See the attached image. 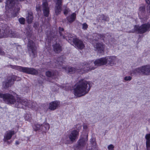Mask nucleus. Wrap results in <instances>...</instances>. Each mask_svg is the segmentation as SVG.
<instances>
[{
  "mask_svg": "<svg viewBox=\"0 0 150 150\" xmlns=\"http://www.w3.org/2000/svg\"><path fill=\"white\" fill-rule=\"evenodd\" d=\"M19 21L21 24H24L25 23V19L23 18H19Z\"/></svg>",
  "mask_w": 150,
  "mask_h": 150,
  "instance_id": "31",
  "label": "nucleus"
},
{
  "mask_svg": "<svg viewBox=\"0 0 150 150\" xmlns=\"http://www.w3.org/2000/svg\"><path fill=\"white\" fill-rule=\"evenodd\" d=\"M13 69H16L20 71H22L28 74L29 68L23 67L21 66L11 65Z\"/></svg>",
  "mask_w": 150,
  "mask_h": 150,
  "instance_id": "17",
  "label": "nucleus"
},
{
  "mask_svg": "<svg viewBox=\"0 0 150 150\" xmlns=\"http://www.w3.org/2000/svg\"><path fill=\"white\" fill-rule=\"evenodd\" d=\"M29 69L30 70H29L28 74L35 75L38 73V71L34 69L29 68Z\"/></svg>",
  "mask_w": 150,
  "mask_h": 150,
  "instance_id": "27",
  "label": "nucleus"
},
{
  "mask_svg": "<svg viewBox=\"0 0 150 150\" xmlns=\"http://www.w3.org/2000/svg\"><path fill=\"white\" fill-rule=\"evenodd\" d=\"M66 39H67V38H66Z\"/></svg>",
  "mask_w": 150,
  "mask_h": 150,
  "instance_id": "46",
  "label": "nucleus"
},
{
  "mask_svg": "<svg viewBox=\"0 0 150 150\" xmlns=\"http://www.w3.org/2000/svg\"><path fill=\"white\" fill-rule=\"evenodd\" d=\"M59 103L57 101H54L50 103L49 108L52 110L56 109L59 106Z\"/></svg>",
  "mask_w": 150,
  "mask_h": 150,
  "instance_id": "18",
  "label": "nucleus"
},
{
  "mask_svg": "<svg viewBox=\"0 0 150 150\" xmlns=\"http://www.w3.org/2000/svg\"><path fill=\"white\" fill-rule=\"evenodd\" d=\"M88 28L87 25L85 23L83 24L82 25V28L84 30Z\"/></svg>",
  "mask_w": 150,
  "mask_h": 150,
  "instance_id": "34",
  "label": "nucleus"
},
{
  "mask_svg": "<svg viewBox=\"0 0 150 150\" xmlns=\"http://www.w3.org/2000/svg\"><path fill=\"white\" fill-rule=\"evenodd\" d=\"M36 10L37 11H38L40 10V6H39L37 5L36 7Z\"/></svg>",
  "mask_w": 150,
  "mask_h": 150,
  "instance_id": "41",
  "label": "nucleus"
},
{
  "mask_svg": "<svg viewBox=\"0 0 150 150\" xmlns=\"http://www.w3.org/2000/svg\"><path fill=\"white\" fill-rule=\"evenodd\" d=\"M48 0H43L42 8L44 16L48 17L49 14L50 7L47 1Z\"/></svg>",
  "mask_w": 150,
  "mask_h": 150,
  "instance_id": "11",
  "label": "nucleus"
},
{
  "mask_svg": "<svg viewBox=\"0 0 150 150\" xmlns=\"http://www.w3.org/2000/svg\"><path fill=\"white\" fill-rule=\"evenodd\" d=\"M79 135V132L76 130H73L71 132L69 135V137L71 141L74 142L78 138Z\"/></svg>",
  "mask_w": 150,
  "mask_h": 150,
  "instance_id": "13",
  "label": "nucleus"
},
{
  "mask_svg": "<svg viewBox=\"0 0 150 150\" xmlns=\"http://www.w3.org/2000/svg\"><path fill=\"white\" fill-rule=\"evenodd\" d=\"M94 41H93L91 42L93 45L94 47L96 50L99 53L103 52L105 48V45L102 43H99L98 42L94 43Z\"/></svg>",
  "mask_w": 150,
  "mask_h": 150,
  "instance_id": "12",
  "label": "nucleus"
},
{
  "mask_svg": "<svg viewBox=\"0 0 150 150\" xmlns=\"http://www.w3.org/2000/svg\"><path fill=\"white\" fill-rule=\"evenodd\" d=\"M85 65L86 68L84 67V70L86 71H89L94 70L98 66L107 65V57L101 58L96 60L93 62H89Z\"/></svg>",
  "mask_w": 150,
  "mask_h": 150,
  "instance_id": "3",
  "label": "nucleus"
},
{
  "mask_svg": "<svg viewBox=\"0 0 150 150\" xmlns=\"http://www.w3.org/2000/svg\"><path fill=\"white\" fill-rule=\"evenodd\" d=\"M19 144V142L18 141H16V145H17V144Z\"/></svg>",
  "mask_w": 150,
  "mask_h": 150,
  "instance_id": "45",
  "label": "nucleus"
},
{
  "mask_svg": "<svg viewBox=\"0 0 150 150\" xmlns=\"http://www.w3.org/2000/svg\"><path fill=\"white\" fill-rule=\"evenodd\" d=\"M42 125H40V124L37 123L33 126V128L36 131L39 130L42 131Z\"/></svg>",
  "mask_w": 150,
  "mask_h": 150,
  "instance_id": "25",
  "label": "nucleus"
},
{
  "mask_svg": "<svg viewBox=\"0 0 150 150\" xmlns=\"http://www.w3.org/2000/svg\"><path fill=\"white\" fill-rule=\"evenodd\" d=\"M88 129V125L85 124L83 125V129L84 131H86Z\"/></svg>",
  "mask_w": 150,
  "mask_h": 150,
  "instance_id": "33",
  "label": "nucleus"
},
{
  "mask_svg": "<svg viewBox=\"0 0 150 150\" xmlns=\"http://www.w3.org/2000/svg\"><path fill=\"white\" fill-rule=\"evenodd\" d=\"M69 9L68 8H66L64 10V14L65 15H66L69 12Z\"/></svg>",
  "mask_w": 150,
  "mask_h": 150,
  "instance_id": "35",
  "label": "nucleus"
},
{
  "mask_svg": "<svg viewBox=\"0 0 150 150\" xmlns=\"http://www.w3.org/2000/svg\"><path fill=\"white\" fill-rule=\"evenodd\" d=\"M107 65L113 66L116 64L117 60L116 57L113 56H107Z\"/></svg>",
  "mask_w": 150,
  "mask_h": 150,
  "instance_id": "15",
  "label": "nucleus"
},
{
  "mask_svg": "<svg viewBox=\"0 0 150 150\" xmlns=\"http://www.w3.org/2000/svg\"><path fill=\"white\" fill-rule=\"evenodd\" d=\"M25 120L29 121L30 120V115L28 114L26 115L25 116Z\"/></svg>",
  "mask_w": 150,
  "mask_h": 150,
  "instance_id": "37",
  "label": "nucleus"
},
{
  "mask_svg": "<svg viewBox=\"0 0 150 150\" xmlns=\"http://www.w3.org/2000/svg\"><path fill=\"white\" fill-rule=\"evenodd\" d=\"M87 64L83 63L82 64H79L76 67V68L73 67H66L63 68L65 71L69 74H73L76 72H80V73H83L84 72H87L84 70V67L86 68L85 65Z\"/></svg>",
  "mask_w": 150,
  "mask_h": 150,
  "instance_id": "4",
  "label": "nucleus"
},
{
  "mask_svg": "<svg viewBox=\"0 0 150 150\" xmlns=\"http://www.w3.org/2000/svg\"><path fill=\"white\" fill-rule=\"evenodd\" d=\"M102 19L103 20H105V21H107L108 20V18L107 17H105L103 15H102L101 16Z\"/></svg>",
  "mask_w": 150,
  "mask_h": 150,
  "instance_id": "38",
  "label": "nucleus"
},
{
  "mask_svg": "<svg viewBox=\"0 0 150 150\" xmlns=\"http://www.w3.org/2000/svg\"><path fill=\"white\" fill-rule=\"evenodd\" d=\"M54 51L56 53H58L62 50L61 46L59 44H56L53 45Z\"/></svg>",
  "mask_w": 150,
  "mask_h": 150,
  "instance_id": "23",
  "label": "nucleus"
},
{
  "mask_svg": "<svg viewBox=\"0 0 150 150\" xmlns=\"http://www.w3.org/2000/svg\"><path fill=\"white\" fill-rule=\"evenodd\" d=\"M145 8L144 6L140 7L139 8L140 11H143L144 10Z\"/></svg>",
  "mask_w": 150,
  "mask_h": 150,
  "instance_id": "39",
  "label": "nucleus"
},
{
  "mask_svg": "<svg viewBox=\"0 0 150 150\" xmlns=\"http://www.w3.org/2000/svg\"><path fill=\"white\" fill-rule=\"evenodd\" d=\"M20 79V78L17 77L16 76H13L11 77H9L7 80L3 82V86L5 88H7L11 86L13 83L14 81L16 80L18 81Z\"/></svg>",
  "mask_w": 150,
  "mask_h": 150,
  "instance_id": "9",
  "label": "nucleus"
},
{
  "mask_svg": "<svg viewBox=\"0 0 150 150\" xmlns=\"http://www.w3.org/2000/svg\"><path fill=\"white\" fill-rule=\"evenodd\" d=\"M134 29L139 33H144L147 31L150 30V24L147 23V24H144L140 27L137 25H135Z\"/></svg>",
  "mask_w": 150,
  "mask_h": 150,
  "instance_id": "7",
  "label": "nucleus"
},
{
  "mask_svg": "<svg viewBox=\"0 0 150 150\" xmlns=\"http://www.w3.org/2000/svg\"><path fill=\"white\" fill-rule=\"evenodd\" d=\"M76 128L78 130V131L79 132V130L81 129V126L80 125H77L76 127Z\"/></svg>",
  "mask_w": 150,
  "mask_h": 150,
  "instance_id": "36",
  "label": "nucleus"
},
{
  "mask_svg": "<svg viewBox=\"0 0 150 150\" xmlns=\"http://www.w3.org/2000/svg\"><path fill=\"white\" fill-rule=\"evenodd\" d=\"M59 33L60 36H63V38H66L67 37H68V36L63 35V33L61 32V31H63L64 30V29L63 28H59Z\"/></svg>",
  "mask_w": 150,
  "mask_h": 150,
  "instance_id": "28",
  "label": "nucleus"
},
{
  "mask_svg": "<svg viewBox=\"0 0 150 150\" xmlns=\"http://www.w3.org/2000/svg\"><path fill=\"white\" fill-rule=\"evenodd\" d=\"M42 125V131L45 132L49 130L50 125L48 123L44 122Z\"/></svg>",
  "mask_w": 150,
  "mask_h": 150,
  "instance_id": "24",
  "label": "nucleus"
},
{
  "mask_svg": "<svg viewBox=\"0 0 150 150\" xmlns=\"http://www.w3.org/2000/svg\"><path fill=\"white\" fill-rule=\"evenodd\" d=\"M146 1L147 4H150V0H146Z\"/></svg>",
  "mask_w": 150,
  "mask_h": 150,
  "instance_id": "44",
  "label": "nucleus"
},
{
  "mask_svg": "<svg viewBox=\"0 0 150 150\" xmlns=\"http://www.w3.org/2000/svg\"><path fill=\"white\" fill-rule=\"evenodd\" d=\"M28 22L29 23H31L33 20V13H28V16L26 17Z\"/></svg>",
  "mask_w": 150,
  "mask_h": 150,
  "instance_id": "26",
  "label": "nucleus"
},
{
  "mask_svg": "<svg viewBox=\"0 0 150 150\" xmlns=\"http://www.w3.org/2000/svg\"><path fill=\"white\" fill-rule=\"evenodd\" d=\"M87 141L86 139L84 140L83 139H80L79 141L78 144L77 145V149L76 150H83L84 148V146L86 144V142Z\"/></svg>",
  "mask_w": 150,
  "mask_h": 150,
  "instance_id": "16",
  "label": "nucleus"
},
{
  "mask_svg": "<svg viewBox=\"0 0 150 150\" xmlns=\"http://www.w3.org/2000/svg\"><path fill=\"white\" fill-rule=\"evenodd\" d=\"M15 134V131L13 130H8L6 132L4 135L3 141L4 142L10 144V142L9 140H10L13 135Z\"/></svg>",
  "mask_w": 150,
  "mask_h": 150,
  "instance_id": "10",
  "label": "nucleus"
},
{
  "mask_svg": "<svg viewBox=\"0 0 150 150\" xmlns=\"http://www.w3.org/2000/svg\"><path fill=\"white\" fill-rule=\"evenodd\" d=\"M68 37L69 42L71 44L74 45L76 47L80 49H82L84 48V45L81 40L77 38H73L72 35L70 34H69Z\"/></svg>",
  "mask_w": 150,
  "mask_h": 150,
  "instance_id": "5",
  "label": "nucleus"
},
{
  "mask_svg": "<svg viewBox=\"0 0 150 150\" xmlns=\"http://www.w3.org/2000/svg\"><path fill=\"white\" fill-rule=\"evenodd\" d=\"M4 52H2L1 49L0 48V54L3 55L4 54Z\"/></svg>",
  "mask_w": 150,
  "mask_h": 150,
  "instance_id": "43",
  "label": "nucleus"
},
{
  "mask_svg": "<svg viewBox=\"0 0 150 150\" xmlns=\"http://www.w3.org/2000/svg\"><path fill=\"white\" fill-rule=\"evenodd\" d=\"M147 11L150 13V5H148L147 7Z\"/></svg>",
  "mask_w": 150,
  "mask_h": 150,
  "instance_id": "40",
  "label": "nucleus"
},
{
  "mask_svg": "<svg viewBox=\"0 0 150 150\" xmlns=\"http://www.w3.org/2000/svg\"><path fill=\"white\" fill-rule=\"evenodd\" d=\"M90 90L89 82L84 80L79 81L74 86V94L75 96L80 97L88 93Z\"/></svg>",
  "mask_w": 150,
  "mask_h": 150,
  "instance_id": "2",
  "label": "nucleus"
},
{
  "mask_svg": "<svg viewBox=\"0 0 150 150\" xmlns=\"http://www.w3.org/2000/svg\"><path fill=\"white\" fill-rule=\"evenodd\" d=\"M56 3L55 13L56 15L59 14L62 11V0H54Z\"/></svg>",
  "mask_w": 150,
  "mask_h": 150,
  "instance_id": "14",
  "label": "nucleus"
},
{
  "mask_svg": "<svg viewBox=\"0 0 150 150\" xmlns=\"http://www.w3.org/2000/svg\"><path fill=\"white\" fill-rule=\"evenodd\" d=\"M142 73L144 75H150V66H145L137 68L131 71V74Z\"/></svg>",
  "mask_w": 150,
  "mask_h": 150,
  "instance_id": "6",
  "label": "nucleus"
},
{
  "mask_svg": "<svg viewBox=\"0 0 150 150\" xmlns=\"http://www.w3.org/2000/svg\"><path fill=\"white\" fill-rule=\"evenodd\" d=\"M46 75L49 77H52L54 75V74L50 71H47L46 73Z\"/></svg>",
  "mask_w": 150,
  "mask_h": 150,
  "instance_id": "29",
  "label": "nucleus"
},
{
  "mask_svg": "<svg viewBox=\"0 0 150 150\" xmlns=\"http://www.w3.org/2000/svg\"><path fill=\"white\" fill-rule=\"evenodd\" d=\"M103 35H101L99 34H94L93 35V40L92 41L93 42V41H94V43L98 42V40L100 39H101L103 37Z\"/></svg>",
  "mask_w": 150,
  "mask_h": 150,
  "instance_id": "22",
  "label": "nucleus"
},
{
  "mask_svg": "<svg viewBox=\"0 0 150 150\" xmlns=\"http://www.w3.org/2000/svg\"><path fill=\"white\" fill-rule=\"evenodd\" d=\"M114 146L112 144L109 145L108 146V150H114Z\"/></svg>",
  "mask_w": 150,
  "mask_h": 150,
  "instance_id": "30",
  "label": "nucleus"
},
{
  "mask_svg": "<svg viewBox=\"0 0 150 150\" xmlns=\"http://www.w3.org/2000/svg\"><path fill=\"white\" fill-rule=\"evenodd\" d=\"M132 79V77L130 76H125L124 78V80L126 81H130Z\"/></svg>",
  "mask_w": 150,
  "mask_h": 150,
  "instance_id": "32",
  "label": "nucleus"
},
{
  "mask_svg": "<svg viewBox=\"0 0 150 150\" xmlns=\"http://www.w3.org/2000/svg\"><path fill=\"white\" fill-rule=\"evenodd\" d=\"M146 140V144L147 149L149 150L150 148V134H147L145 137Z\"/></svg>",
  "mask_w": 150,
  "mask_h": 150,
  "instance_id": "21",
  "label": "nucleus"
},
{
  "mask_svg": "<svg viewBox=\"0 0 150 150\" xmlns=\"http://www.w3.org/2000/svg\"><path fill=\"white\" fill-rule=\"evenodd\" d=\"M28 48L30 56L34 57L36 54V47L33 42L30 40H28Z\"/></svg>",
  "mask_w": 150,
  "mask_h": 150,
  "instance_id": "8",
  "label": "nucleus"
},
{
  "mask_svg": "<svg viewBox=\"0 0 150 150\" xmlns=\"http://www.w3.org/2000/svg\"><path fill=\"white\" fill-rule=\"evenodd\" d=\"M4 52H2L1 49L0 48V54L3 55L4 54Z\"/></svg>",
  "mask_w": 150,
  "mask_h": 150,
  "instance_id": "42",
  "label": "nucleus"
},
{
  "mask_svg": "<svg viewBox=\"0 0 150 150\" xmlns=\"http://www.w3.org/2000/svg\"><path fill=\"white\" fill-rule=\"evenodd\" d=\"M4 37L6 38L8 37H14V33L11 30L9 29L8 30H5L4 33Z\"/></svg>",
  "mask_w": 150,
  "mask_h": 150,
  "instance_id": "19",
  "label": "nucleus"
},
{
  "mask_svg": "<svg viewBox=\"0 0 150 150\" xmlns=\"http://www.w3.org/2000/svg\"><path fill=\"white\" fill-rule=\"evenodd\" d=\"M76 15L75 13H73L67 17V19L69 22L71 23L74 22L76 18Z\"/></svg>",
  "mask_w": 150,
  "mask_h": 150,
  "instance_id": "20",
  "label": "nucleus"
},
{
  "mask_svg": "<svg viewBox=\"0 0 150 150\" xmlns=\"http://www.w3.org/2000/svg\"><path fill=\"white\" fill-rule=\"evenodd\" d=\"M0 98H2L4 101L8 104L14 105L16 107L25 108L26 106L30 107V101L22 98L16 99L13 95L9 93H0Z\"/></svg>",
  "mask_w": 150,
  "mask_h": 150,
  "instance_id": "1",
  "label": "nucleus"
}]
</instances>
